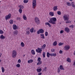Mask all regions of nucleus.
Listing matches in <instances>:
<instances>
[{
    "label": "nucleus",
    "mask_w": 75,
    "mask_h": 75,
    "mask_svg": "<svg viewBox=\"0 0 75 75\" xmlns=\"http://www.w3.org/2000/svg\"><path fill=\"white\" fill-rule=\"evenodd\" d=\"M57 21V18H52L50 19L49 21H48L49 23L52 24H55V21Z\"/></svg>",
    "instance_id": "nucleus-1"
},
{
    "label": "nucleus",
    "mask_w": 75,
    "mask_h": 75,
    "mask_svg": "<svg viewBox=\"0 0 75 75\" xmlns=\"http://www.w3.org/2000/svg\"><path fill=\"white\" fill-rule=\"evenodd\" d=\"M69 15H64L63 16V19H64V21H68L69 18Z\"/></svg>",
    "instance_id": "nucleus-2"
},
{
    "label": "nucleus",
    "mask_w": 75,
    "mask_h": 75,
    "mask_svg": "<svg viewBox=\"0 0 75 75\" xmlns=\"http://www.w3.org/2000/svg\"><path fill=\"white\" fill-rule=\"evenodd\" d=\"M12 56L13 58H16L17 56V51L15 50H14L12 51Z\"/></svg>",
    "instance_id": "nucleus-3"
},
{
    "label": "nucleus",
    "mask_w": 75,
    "mask_h": 75,
    "mask_svg": "<svg viewBox=\"0 0 75 75\" xmlns=\"http://www.w3.org/2000/svg\"><path fill=\"white\" fill-rule=\"evenodd\" d=\"M35 21L37 25H39L40 24V19L37 17H35Z\"/></svg>",
    "instance_id": "nucleus-4"
},
{
    "label": "nucleus",
    "mask_w": 75,
    "mask_h": 75,
    "mask_svg": "<svg viewBox=\"0 0 75 75\" xmlns=\"http://www.w3.org/2000/svg\"><path fill=\"white\" fill-rule=\"evenodd\" d=\"M36 5V0H33L32 6L33 8H35Z\"/></svg>",
    "instance_id": "nucleus-5"
},
{
    "label": "nucleus",
    "mask_w": 75,
    "mask_h": 75,
    "mask_svg": "<svg viewBox=\"0 0 75 75\" xmlns=\"http://www.w3.org/2000/svg\"><path fill=\"white\" fill-rule=\"evenodd\" d=\"M38 49L36 50L37 52H38V53H41V52H42V49L38 47Z\"/></svg>",
    "instance_id": "nucleus-6"
},
{
    "label": "nucleus",
    "mask_w": 75,
    "mask_h": 75,
    "mask_svg": "<svg viewBox=\"0 0 75 75\" xmlns=\"http://www.w3.org/2000/svg\"><path fill=\"white\" fill-rule=\"evenodd\" d=\"M11 13H9L7 16H5V19L6 20H7L8 19H9V18L11 17Z\"/></svg>",
    "instance_id": "nucleus-7"
},
{
    "label": "nucleus",
    "mask_w": 75,
    "mask_h": 75,
    "mask_svg": "<svg viewBox=\"0 0 75 75\" xmlns=\"http://www.w3.org/2000/svg\"><path fill=\"white\" fill-rule=\"evenodd\" d=\"M70 48V46L69 45H66L64 46V49L66 51H67Z\"/></svg>",
    "instance_id": "nucleus-8"
},
{
    "label": "nucleus",
    "mask_w": 75,
    "mask_h": 75,
    "mask_svg": "<svg viewBox=\"0 0 75 75\" xmlns=\"http://www.w3.org/2000/svg\"><path fill=\"white\" fill-rule=\"evenodd\" d=\"M18 31L17 30L14 31L13 32V35L14 36H16V35H17V34H18Z\"/></svg>",
    "instance_id": "nucleus-9"
},
{
    "label": "nucleus",
    "mask_w": 75,
    "mask_h": 75,
    "mask_svg": "<svg viewBox=\"0 0 75 75\" xmlns=\"http://www.w3.org/2000/svg\"><path fill=\"white\" fill-rule=\"evenodd\" d=\"M65 31H66V32H67L68 33L69 32V29L68 28H65Z\"/></svg>",
    "instance_id": "nucleus-10"
},
{
    "label": "nucleus",
    "mask_w": 75,
    "mask_h": 75,
    "mask_svg": "<svg viewBox=\"0 0 75 75\" xmlns=\"http://www.w3.org/2000/svg\"><path fill=\"white\" fill-rule=\"evenodd\" d=\"M58 6H55L53 7V10L54 11H56L58 10Z\"/></svg>",
    "instance_id": "nucleus-11"
},
{
    "label": "nucleus",
    "mask_w": 75,
    "mask_h": 75,
    "mask_svg": "<svg viewBox=\"0 0 75 75\" xmlns=\"http://www.w3.org/2000/svg\"><path fill=\"white\" fill-rule=\"evenodd\" d=\"M13 29L14 30H17V25L15 24L13 25Z\"/></svg>",
    "instance_id": "nucleus-12"
},
{
    "label": "nucleus",
    "mask_w": 75,
    "mask_h": 75,
    "mask_svg": "<svg viewBox=\"0 0 75 75\" xmlns=\"http://www.w3.org/2000/svg\"><path fill=\"white\" fill-rule=\"evenodd\" d=\"M45 25H48L49 27H51V24H50V23L48 22H46V23H45Z\"/></svg>",
    "instance_id": "nucleus-13"
},
{
    "label": "nucleus",
    "mask_w": 75,
    "mask_h": 75,
    "mask_svg": "<svg viewBox=\"0 0 75 75\" xmlns=\"http://www.w3.org/2000/svg\"><path fill=\"white\" fill-rule=\"evenodd\" d=\"M59 68L60 69H61V70H65L64 68V67H63V66L62 65H60V66Z\"/></svg>",
    "instance_id": "nucleus-14"
},
{
    "label": "nucleus",
    "mask_w": 75,
    "mask_h": 75,
    "mask_svg": "<svg viewBox=\"0 0 75 75\" xmlns=\"http://www.w3.org/2000/svg\"><path fill=\"white\" fill-rule=\"evenodd\" d=\"M31 52L32 55H35V52L34 50H31Z\"/></svg>",
    "instance_id": "nucleus-15"
},
{
    "label": "nucleus",
    "mask_w": 75,
    "mask_h": 75,
    "mask_svg": "<svg viewBox=\"0 0 75 75\" xmlns=\"http://www.w3.org/2000/svg\"><path fill=\"white\" fill-rule=\"evenodd\" d=\"M5 38V36H3V35H2L0 36V39H4Z\"/></svg>",
    "instance_id": "nucleus-16"
},
{
    "label": "nucleus",
    "mask_w": 75,
    "mask_h": 75,
    "mask_svg": "<svg viewBox=\"0 0 75 75\" xmlns=\"http://www.w3.org/2000/svg\"><path fill=\"white\" fill-rule=\"evenodd\" d=\"M36 71L38 72H40L42 71V69L41 68L38 69H36Z\"/></svg>",
    "instance_id": "nucleus-17"
},
{
    "label": "nucleus",
    "mask_w": 75,
    "mask_h": 75,
    "mask_svg": "<svg viewBox=\"0 0 75 75\" xmlns=\"http://www.w3.org/2000/svg\"><path fill=\"white\" fill-rule=\"evenodd\" d=\"M33 62V59H30L28 61V64H30V63H32Z\"/></svg>",
    "instance_id": "nucleus-18"
},
{
    "label": "nucleus",
    "mask_w": 75,
    "mask_h": 75,
    "mask_svg": "<svg viewBox=\"0 0 75 75\" xmlns=\"http://www.w3.org/2000/svg\"><path fill=\"white\" fill-rule=\"evenodd\" d=\"M40 37L41 38H42V39H44L45 38V37H44V35L43 34H40Z\"/></svg>",
    "instance_id": "nucleus-19"
},
{
    "label": "nucleus",
    "mask_w": 75,
    "mask_h": 75,
    "mask_svg": "<svg viewBox=\"0 0 75 75\" xmlns=\"http://www.w3.org/2000/svg\"><path fill=\"white\" fill-rule=\"evenodd\" d=\"M67 62H69L70 63H71V59L70 58H68L67 59Z\"/></svg>",
    "instance_id": "nucleus-20"
},
{
    "label": "nucleus",
    "mask_w": 75,
    "mask_h": 75,
    "mask_svg": "<svg viewBox=\"0 0 75 75\" xmlns=\"http://www.w3.org/2000/svg\"><path fill=\"white\" fill-rule=\"evenodd\" d=\"M57 45V42L56 41H54L53 43V45L54 46H55V45Z\"/></svg>",
    "instance_id": "nucleus-21"
},
{
    "label": "nucleus",
    "mask_w": 75,
    "mask_h": 75,
    "mask_svg": "<svg viewBox=\"0 0 75 75\" xmlns=\"http://www.w3.org/2000/svg\"><path fill=\"white\" fill-rule=\"evenodd\" d=\"M49 14L50 15V16H54V12H50L49 13Z\"/></svg>",
    "instance_id": "nucleus-22"
},
{
    "label": "nucleus",
    "mask_w": 75,
    "mask_h": 75,
    "mask_svg": "<svg viewBox=\"0 0 75 75\" xmlns=\"http://www.w3.org/2000/svg\"><path fill=\"white\" fill-rule=\"evenodd\" d=\"M71 4L72 7H74V8H75V3H74V2H72V3Z\"/></svg>",
    "instance_id": "nucleus-23"
},
{
    "label": "nucleus",
    "mask_w": 75,
    "mask_h": 75,
    "mask_svg": "<svg viewBox=\"0 0 75 75\" xmlns=\"http://www.w3.org/2000/svg\"><path fill=\"white\" fill-rule=\"evenodd\" d=\"M23 19L25 20H27V17H26V16L25 14H24L23 15Z\"/></svg>",
    "instance_id": "nucleus-24"
},
{
    "label": "nucleus",
    "mask_w": 75,
    "mask_h": 75,
    "mask_svg": "<svg viewBox=\"0 0 75 75\" xmlns=\"http://www.w3.org/2000/svg\"><path fill=\"white\" fill-rule=\"evenodd\" d=\"M30 31L31 33H33L34 32V28H32L30 30Z\"/></svg>",
    "instance_id": "nucleus-25"
},
{
    "label": "nucleus",
    "mask_w": 75,
    "mask_h": 75,
    "mask_svg": "<svg viewBox=\"0 0 75 75\" xmlns=\"http://www.w3.org/2000/svg\"><path fill=\"white\" fill-rule=\"evenodd\" d=\"M38 62L37 63V65H41V64H42V62L40 61V62Z\"/></svg>",
    "instance_id": "nucleus-26"
},
{
    "label": "nucleus",
    "mask_w": 75,
    "mask_h": 75,
    "mask_svg": "<svg viewBox=\"0 0 75 75\" xmlns=\"http://www.w3.org/2000/svg\"><path fill=\"white\" fill-rule=\"evenodd\" d=\"M40 32V33H41L42 34L43 33H44V30H43L42 29H41L40 30H39Z\"/></svg>",
    "instance_id": "nucleus-27"
},
{
    "label": "nucleus",
    "mask_w": 75,
    "mask_h": 75,
    "mask_svg": "<svg viewBox=\"0 0 75 75\" xmlns=\"http://www.w3.org/2000/svg\"><path fill=\"white\" fill-rule=\"evenodd\" d=\"M46 47V45L45 44H44L43 46H42V49H44L45 47Z\"/></svg>",
    "instance_id": "nucleus-28"
},
{
    "label": "nucleus",
    "mask_w": 75,
    "mask_h": 75,
    "mask_svg": "<svg viewBox=\"0 0 75 75\" xmlns=\"http://www.w3.org/2000/svg\"><path fill=\"white\" fill-rule=\"evenodd\" d=\"M21 45L22 47H24V42H21Z\"/></svg>",
    "instance_id": "nucleus-29"
},
{
    "label": "nucleus",
    "mask_w": 75,
    "mask_h": 75,
    "mask_svg": "<svg viewBox=\"0 0 75 75\" xmlns=\"http://www.w3.org/2000/svg\"><path fill=\"white\" fill-rule=\"evenodd\" d=\"M19 11L20 14H21L22 13V11H23V10L21 8H20L19 9Z\"/></svg>",
    "instance_id": "nucleus-30"
},
{
    "label": "nucleus",
    "mask_w": 75,
    "mask_h": 75,
    "mask_svg": "<svg viewBox=\"0 0 75 75\" xmlns=\"http://www.w3.org/2000/svg\"><path fill=\"white\" fill-rule=\"evenodd\" d=\"M47 58H49L50 57V54L49 52H47Z\"/></svg>",
    "instance_id": "nucleus-31"
},
{
    "label": "nucleus",
    "mask_w": 75,
    "mask_h": 75,
    "mask_svg": "<svg viewBox=\"0 0 75 75\" xmlns=\"http://www.w3.org/2000/svg\"><path fill=\"white\" fill-rule=\"evenodd\" d=\"M64 45L63 43L60 42L59 43V46H61L62 45Z\"/></svg>",
    "instance_id": "nucleus-32"
},
{
    "label": "nucleus",
    "mask_w": 75,
    "mask_h": 75,
    "mask_svg": "<svg viewBox=\"0 0 75 75\" xmlns=\"http://www.w3.org/2000/svg\"><path fill=\"white\" fill-rule=\"evenodd\" d=\"M43 58H45V52H43Z\"/></svg>",
    "instance_id": "nucleus-33"
},
{
    "label": "nucleus",
    "mask_w": 75,
    "mask_h": 75,
    "mask_svg": "<svg viewBox=\"0 0 75 75\" xmlns=\"http://www.w3.org/2000/svg\"><path fill=\"white\" fill-rule=\"evenodd\" d=\"M1 70L2 72H4V68L3 67H1Z\"/></svg>",
    "instance_id": "nucleus-34"
},
{
    "label": "nucleus",
    "mask_w": 75,
    "mask_h": 75,
    "mask_svg": "<svg viewBox=\"0 0 75 75\" xmlns=\"http://www.w3.org/2000/svg\"><path fill=\"white\" fill-rule=\"evenodd\" d=\"M0 34H4V32L1 30H0Z\"/></svg>",
    "instance_id": "nucleus-35"
},
{
    "label": "nucleus",
    "mask_w": 75,
    "mask_h": 75,
    "mask_svg": "<svg viewBox=\"0 0 75 75\" xmlns=\"http://www.w3.org/2000/svg\"><path fill=\"white\" fill-rule=\"evenodd\" d=\"M41 58L40 57H38V60H37V62H40L41 61Z\"/></svg>",
    "instance_id": "nucleus-36"
},
{
    "label": "nucleus",
    "mask_w": 75,
    "mask_h": 75,
    "mask_svg": "<svg viewBox=\"0 0 75 75\" xmlns=\"http://www.w3.org/2000/svg\"><path fill=\"white\" fill-rule=\"evenodd\" d=\"M20 8H21V9H23V8H24V7L23 6V5H21L20 6Z\"/></svg>",
    "instance_id": "nucleus-37"
},
{
    "label": "nucleus",
    "mask_w": 75,
    "mask_h": 75,
    "mask_svg": "<svg viewBox=\"0 0 75 75\" xmlns=\"http://www.w3.org/2000/svg\"><path fill=\"white\" fill-rule=\"evenodd\" d=\"M28 1H27L26 0H24L23 1V3H28Z\"/></svg>",
    "instance_id": "nucleus-38"
},
{
    "label": "nucleus",
    "mask_w": 75,
    "mask_h": 75,
    "mask_svg": "<svg viewBox=\"0 0 75 75\" xmlns=\"http://www.w3.org/2000/svg\"><path fill=\"white\" fill-rule=\"evenodd\" d=\"M10 23L11 24H13V21L12 20H11L10 21Z\"/></svg>",
    "instance_id": "nucleus-39"
},
{
    "label": "nucleus",
    "mask_w": 75,
    "mask_h": 75,
    "mask_svg": "<svg viewBox=\"0 0 75 75\" xmlns=\"http://www.w3.org/2000/svg\"><path fill=\"white\" fill-rule=\"evenodd\" d=\"M16 67L19 68V67H20V64H18L16 65Z\"/></svg>",
    "instance_id": "nucleus-40"
},
{
    "label": "nucleus",
    "mask_w": 75,
    "mask_h": 75,
    "mask_svg": "<svg viewBox=\"0 0 75 75\" xmlns=\"http://www.w3.org/2000/svg\"><path fill=\"white\" fill-rule=\"evenodd\" d=\"M48 32H46L45 33V36L46 37H47V36H48Z\"/></svg>",
    "instance_id": "nucleus-41"
},
{
    "label": "nucleus",
    "mask_w": 75,
    "mask_h": 75,
    "mask_svg": "<svg viewBox=\"0 0 75 75\" xmlns=\"http://www.w3.org/2000/svg\"><path fill=\"white\" fill-rule=\"evenodd\" d=\"M67 6H71V4L69 2L67 3Z\"/></svg>",
    "instance_id": "nucleus-42"
},
{
    "label": "nucleus",
    "mask_w": 75,
    "mask_h": 75,
    "mask_svg": "<svg viewBox=\"0 0 75 75\" xmlns=\"http://www.w3.org/2000/svg\"><path fill=\"white\" fill-rule=\"evenodd\" d=\"M57 14L58 15H61V12L60 11H59L57 12Z\"/></svg>",
    "instance_id": "nucleus-43"
},
{
    "label": "nucleus",
    "mask_w": 75,
    "mask_h": 75,
    "mask_svg": "<svg viewBox=\"0 0 75 75\" xmlns=\"http://www.w3.org/2000/svg\"><path fill=\"white\" fill-rule=\"evenodd\" d=\"M59 54H61L62 53V50H60L59 51Z\"/></svg>",
    "instance_id": "nucleus-44"
},
{
    "label": "nucleus",
    "mask_w": 75,
    "mask_h": 75,
    "mask_svg": "<svg viewBox=\"0 0 75 75\" xmlns=\"http://www.w3.org/2000/svg\"><path fill=\"white\" fill-rule=\"evenodd\" d=\"M40 30L38 31L37 32V33L38 34H40Z\"/></svg>",
    "instance_id": "nucleus-45"
},
{
    "label": "nucleus",
    "mask_w": 75,
    "mask_h": 75,
    "mask_svg": "<svg viewBox=\"0 0 75 75\" xmlns=\"http://www.w3.org/2000/svg\"><path fill=\"white\" fill-rule=\"evenodd\" d=\"M18 62V63H21V60L20 59H19Z\"/></svg>",
    "instance_id": "nucleus-46"
},
{
    "label": "nucleus",
    "mask_w": 75,
    "mask_h": 75,
    "mask_svg": "<svg viewBox=\"0 0 75 75\" xmlns=\"http://www.w3.org/2000/svg\"><path fill=\"white\" fill-rule=\"evenodd\" d=\"M70 27H71V28H74V25H71L70 26Z\"/></svg>",
    "instance_id": "nucleus-47"
},
{
    "label": "nucleus",
    "mask_w": 75,
    "mask_h": 75,
    "mask_svg": "<svg viewBox=\"0 0 75 75\" xmlns=\"http://www.w3.org/2000/svg\"><path fill=\"white\" fill-rule=\"evenodd\" d=\"M51 51L52 52H55V50H54V49H52L51 50Z\"/></svg>",
    "instance_id": "nucleus-48"
},
{
    "label": "nucleus",
    "mask_w": 75,
    "mask_h": 75,
    "mask_svg": "<svg viewBox=\"0 0 75 75\" xmlns=\"http://www.w3.org/2000/svg\"><path fill=\"white\" fill-rule=\"evenodd\" d=\"M53 55L54 57H55V56H56L57 55V54H56V53H53Z\"/></svg>",
    "instance_id": "nucleus-49"
},
{
    "label": "nucleus",
    "mask_w": 75,
    "mask_h": 75,
    "mask_svg": "<svg viewBox=\"0 0 75 75\" xmlns=\"http://www.w3.org/2000/svg\"><path fill=\"white\" fill-rule=\"evenodd\" d=\"M17 19V20H20V19H21V18L20 17H18Z\"/></svg>",
    "instance_id": "nucleus-50"
},
{
    "label": "nucleus",
    "mask_w": 75,
    "mask_h": 75,
    "mask_svg": "<svg viewBox=\"0 0 75 75\" xmlns=\"http://www.w3.org/2000/svg\"><path fill=\"white\" fill-rule=\"evenodd\" d=\"M64 33L63 30H62L60 31V33H61V34H62V33Z\"/></svg>",
    "instance_id": "nucleus-51"
},
{
    "label": "nucleus",
    "mask_w": 75,
    "mask_h": 75,
    "mask_svg": "<svg viewBox=\"0 0 75 75\" xmlns=\"http://www.w3.org/2000/svg\"><path fill=\"white\" fill-rule=\"evenodd\" d=\"M46 69H47V67H45V68L44 69V71H46Z\"/></svg>",
    "instance_id": "nucleus-52"
},
{
    "label": "nucleus",
    "mask_w": 75,
    "mask_h": 75,
    "mask_svg": "<svg viewBox=\"0 0 75 75\" xmlns=\"http://www.w3.org/2000/svg\"><path fill=\"white\" fill-rule=\"evenodd\" d=\"M26 32L28 34H30V31H28Z\"/></svg>",
    "instance_id": "nucleus-53"
},
{
    "label": "nucleus",
    "mask_w": 75,
    "mask_h": 75,
    "mask_svg": "<svg viewBox=\"0 0 75 75\" xmlns=\"http://www.w3.org/2000/svg\"><path fill=\"white\" fill-rule=\"evenodd\" d=\"M42 74V73L41 72L39 73L38 74V75H41Z\"/></svg>",
    "instance_id": "nucleus-54"
},
{
    "label": "nucleus",
    "mask_w": 75,
    "mask_h": 75,
    "mask_svg": "<svg viewBox=\"0 0 75 75\" xmlns=\"http://www.w3.org/2000/svg\"><path fill=\"white\" fill-rule=\"evenodd\" d=\"M60 72V69L58 68V72Z\"/></svg>",
    "instance_id": "nucleus-55"
},
{
    "label": "nucleus",
    "mask_w": 75,
    "mask_h": 75,
    "mask_svg": "<svg viewBox=\"0 0 75 75\" xmlns=\"http://www.w3.org/2000/svg\"><path fill=\"white\" fill-rule=\"evenodd\" d=\"M50 56H53V53L50 54Z\"/></svg>",
    "instance_id": "nucleus-56"
},
{
    "label": "nucleus",
    "mask_w": 75,
    "mask_h": 75,
    "mask_svg": "<svg viewBox=\"0 0 75 75\" xmlns=\"http://www.w3.org/2000/svg\"><path fill=\"white\" fill-rule=\"evenodd\" d=\"M1 55H2V53H0V57H1Z\"/></svg>",
    "instance_id": "nucleus-57"
},
{
    "label": "nucleus",
    "mask_w": 75,
    "mask_h": 75,
    "mask_svg": "<svg viewBox=\"0 0 75 75\" xmlns=\"http://www.w3.org/2000/svg\"><path fill=\"white\" fill-rule=\"evenodd\" d=\"M69 23V21H67L66 22V23Z\"/></svg>",
    "instance_id": "nucleus-58"
},
{
    "label": "nucleus",
    "mask_w": 75,
    "mask_h": 75,
    "mask_svg": "<svg viewBox=\"0 0 75 75\" xmlns=\"http://www.w3.org/2000/svg\"><path fill=\"white\" fill-rule=\"evenodd\" d=\"M74 55H75V51H74Z\"/></svg>",
    "instance_id": "nucleus-59"
},
{
    "label": "nucleus",
    "mask_w": 75,
    "mask_h": 75,
    "mask_svg": "<svg viewBox=\"0 0 75 75\" xmlns=\"http://www.w3.org/2000/svg\"><path fill=\"white\" fill-rule=\"evenodd\" d=\"M1 60H0V62H1Z\"/></svg>",
    "instance_id": "nucleus-60"
},
{
    "label": "nucleus",
    "mask_w": 75,
    "mask_h": 75,
    "mask_svg": "<svg viewBox=\"0 0 75 75\" xmlns=\"http://www.w3.org/2000/svg\"><path fill=\"white\" fill-rule=\"evenodd\" d=\"M69 1H72V0H69Z\"/></svg>",
    "instance_id": "nucleus-61"
},
{
    "label": "nucleus",
    "mask_w": 75,
    "mask_h": 75,
    "mask_svg": "<svg viewBox=\"0 0 75 75\" xmlns=\"http://www.w3.org/2000/svg\"><path fill=\"white\" fill-rule=\"evenodd\" d=\"M28 30H29V29H30V28H28Z\"/></svg>",
    "instance_id": "nucleus-62"
},
{
    "label": "nucleus",
    "mask_w": 75,
    "mask_h": 75,
    "mask_svg": "<svg viewBox=\"0 0 75 75\" xmlns=\"http://www.w3.org/2000/svg\"><path fill=\"white\" fill-rule=\"evenodd\" d=\"M1 12V11H0V13Z\"/></svg>",
    "instance_id": "nucleus-63"
},
{
    "label": "nucleus",
    "mask_w": 75,
    "mask_h": 75,
    "mask_svg": "<svg viewBox=\"0 0 75 75\" xmlns=\"http://www.w3.org/2000/svg\"><path fill=\"white\" fill-rule=\"evenodd\" d=\"M0 3H1V1H0Z\"/></svg>",
    "instance_id": "nucleus-64"
}]
</instances>
